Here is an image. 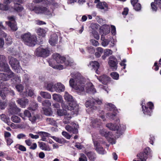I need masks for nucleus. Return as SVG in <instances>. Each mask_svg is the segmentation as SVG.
I'll list each match as a JSON object with an SVG mask.
<instances>
[{"instance_id": "17", "label": "nucleus", "mask_w": 161, "mask_h": 161, "mask_svg": "<svg viewBox=\"0 0 161 161\" xmlns=\"http://www.w3.org/2000/svg\"><path fill=\"white\" fill-rule=\"evenodd\" d=\"M53 58L56 62L58 63H63L65 60V58L61 56L59 54L57 53H54L52 55Z\"/></svg>"}, {"instance_id": "12", "label": "nucleus", "mask_w": 161, "mask_h": 161, "mask_svg": "<svg viewBox=\"0 0 161 161\" xmlns=\"http://www.w3.org/2000/svg\"><path fill=\"white\" fill-rule=\"evenodd\" d=\"M9 22H6V24L8 25L14 31H16L17 29L16 22L15 21V19L14 16L8 17Z\"/></svg>"}, {"instance_id": "34", "label": "nucleus", "mask_w": 161, "mask_h": 161, "mask_svg": "<svg viewBox=\"0 0 161 161\" xmlns=\"http://www.w3.org/2000/svg\"><path fill=\"white\" fill-rule=\"evenodd\" d=\"M40 94L42 97L44 98L50 99L51 98V94L47 92L41 91Z\"/></svg>"}, {"instance_id": "54", "label": "nucleus", "mask_w": 161, "mask_h": 161, "mask_svg": "<svg viewBox=\"0 0 161 161\" xmlns=\"http://www.w3.org/2000/svg\"><path fill=\"white\" fill-rule=\"evenodd\" d=\"M33 2L34 3H37L42 2V3L47 5H48L49 4L48 1L47 0H33Z\"/></svg>"}, {"instance_id": "50", "label": "nucleus", "mask_w": 161, "mask_h": 161, "mask_svg": "<svg viewBox=\"0 0 161 161\" xmlns=\"http://www.w3.org/2000/svg\"><path fill=\"white\" fill-rule=\"evenodd\" d=\"M11 119L12 121L14 123H18L20 121V118L17 116L14 115L11 117Z\"/></svg>"}, {"instance_id": "13", "label": "nucleus", "mask_w": 161, "mask_h": 161, "mask_svg": "<svg viewBox=\"0 0 161 161\" xmlns=\"http://www.w3.org/2000/svg\"><path fill=\"white\" fill-rule=\"evenodd\" d=\"M9 64L14 70H19L21 69L19 61L16 58L12 57L10 58Z\"/></svg>"}, {"instance_id": "14", "label": "nucleus", "mask_w": 161, "mask_h": 161, "mask_svg": "<svg viewBox=\"0 0 161 161\" xmlns=\"http://www.w3.org/2000/svg\"><path fill=\"white\" fill-rule=\"evenodd\" d=\"M72 125V127L69 125H66L65 127L66 130L69 132H72L74 134H77L78 133V125L75 123H73Z\"/></svg>"}, {"instance_id": "15", "label": "nucleus", "mask_w": 161, "mask_h": 161, "mask_svg": "<svg viewBox=\"0 0 161 161\" xmlns=\"http://www.w3.org/2000/svg\"><path fill=\"white\" fill-rule=\"evenodd\" d=\"M20 111V109L17 107L14 103H11L9 104V108L8 109V112L11 114H17Z\"/></svg>"}, {"instance_id": "59", "label": "nucleus", "mask_w": 161, "mask_h": 161, "mask_svg": "<svg viewBox=\"0 0 161 161\" xmlns=\"http://www.w3.org/2000/svg\"><path fill=\"white\" fill-rule=\"evenodd\" d=\"M104 54L106 55V56H108L112 54L113 52L111 49H106L104 50Z\"/></svg>"}, {"instance_id": "42", "label": "nucleus", "mask_w": 161, "mask_h": 161, "mask_svg": "<svg viewBox=\"0 0 161 161\" xmlns=\"http://www.w3.org/2000/svg\"><path fill=\"white\" fill-rule=\"evenodd\" d=\"M120 127H119V125H118L117 126L118 127V128L117 130H117V134L119 132L120 133V131L121 133L120 134H122L123 133V132L126 129V126L123 124H121L120 125Z\"/></svg>"}, {"instance_id": "38", "label": "nucleus", "mask_w": 161, "mask_h": 161, "mask_svg": "<svg viewBox=\"0 0 161 161\" xmlns=\"http://www.w3.org/2000/svg\"><path fill=\"white\" fill-rule=\"evenodd\" d=\"M39 115L37 114L31 115L29 118V120L32 123H34L39 119Z\"/></svg>"}, {"instance_id": "55", "label": "nucleus", "mask_w": 161, "mask_h": 161, "mask_svg": "<svg viewBox=\"0 0 161 161\" xmlns=\"http://www.w3.org/2000/svg\"><path fill=\"white\" fill-rule=\"evenodd\" d=\"M80 157L79 158V161H87V158L86 155L82 153L80 154Z\"/></svg>"}, {"instance_id": "63", "label": "nucleus", "mask_w": 161, "mask_h": 161, "mask_svg": "<svg viewBox=\"0 0 161 161\" xmlns=\"http://www.w3.org/2000/svg\"><path fill=\"white\" fill-rule=\"evenodd\" d=\"M64 63L65 65L64 66L65 67V68L68 66H71L73 63L71 61L66 60L65 59Z\"/></svg>"}, {"instance_id": "18", "label": "nucleus", "mask_w": 161, "mask_h": 161, "mask_svg": "<svg viewBox=\"0 0 161 161\" xmlns=\"http://www.w3.org/2000/svg\"><path fill=\"white\" fill-rule=\"evenodd\" d=\"M85 89L86 92L89 93H95L96 92V89L92 83L89 82L86 84Z\"/></svg>"}, {"instance_id": "46", "label": "nucleus", "mask_w": 161, "mask_h": 161, "mask_svg": "<svg viewBox=\"0 0 161 161\" xmlns=\"http://www.w3.org/2000/svg\"><path fill=\"white\" fill-rule=\"evenodd\" d=\"M99 132L101 135L104 136L105 138L108 139L109 134V132H108L106 131L105 130L102 129L100 130Z\"/></svg>"}, {"instance_id": "35", "label": "nucleus", "mask_w": 161, "mask_h": 161, "mask_svg": "<svg viewBox=\"0 0 161 161\" xmlns=\"http://www.w3.org/2000/svg\"><path fill=\"white\" fill-rule=\"evenodd\" d=\"M1 35L3 34L2 35L3 36H5V40L6 43L8 45L12 43V41L11 37L10 36H7L5 33L3 31L1 32Z\"/></svg>"}, {"instance_id": "41", "label": "nucleus", "mask_w": 161, "mask_h": 161, "mask_svg": "<svg viewBox=\"0 0 161 161\" xmlns=\"http://www.w3.org/2000/svg\"><path fill=\"white\" fill-rule=\"evenodd\" d=\"M71 116L69 114H67L64 116L63 122L64 124H67L69 123L70 119L71 118Z\"/></svg>"}, {"instance_id": "20", "label": "nucleus", "mask_w": 161, "mask_h": 161, "mask_svg": "<svg viewBox=\"0 0 161 161\" xmlns=\"http://www.w3.org/2000/svg\"><path fill=\"white\" fill-rule=\"evenodd\" d=\"M151 6L153 11H156L158 7L161 9V0H155L154 3H151Z\"/></svg>"}, {"instance_id": "29", "label": "nucleus", "mask_w": 161, "mask_h": 161, "mask_svg": "<svg viewBox=\"0 0 161 161\" xmlns=\"http://www.w3.org/2000/svg\"><path fill=\"white\" fill-rule=\"evenodd\" d=\"M53 99L57 102H60L62 103L63 102L62 97L59 94H54L53 95Z\"/></svg>"}, {"instance_id": "56", "label": "nucleus", "mask_w": 161, "mask_h": 161, "mask_svg": "<svg viewBox=\"0 0 161 161\" xmlns=\"http://www.w3.org/2000/svg\"><path fill=\"white\" fill-rule=\"evenodd\" d=\"M17 90L19 92H21L24 89V86L21 84L17 85L15 86Z\"/></svg>"}, {"instance_id": "48", "label": "nucleus", "mask_w": 161, "mask_h": 161, "mask_svg": "<svg viewBox=\"0 0 161 161\" xmlns=\"http://www.w3.org/2000/svg\"><path fill=\"white\" fill-rule=\"evenodd\" d=\"M57 113L58 115L59 116H65L67 114L66 111L64 109H58Z\"/></svg>"}, {"instance_id": "37", "label": "nucleus", "mask_w": 161, "mask_h": 161, "mask_svg": "<svg viewBox=\"0 0 161 161\" xmlns=\"http://www.w3.org/2000/svg\"><path fill=\"white\" fill-rule=\"evenodd\" d=\"M20 115L23 119H25V117L29 118L31 115V114L29 110H26L24 111V114H20Z\"/></svg>"}, {"instance_id": "49", "label": "nucleus", "mask_w": 161, "mask_h": 161, "mask_svg": "<svg viewBox=\"0 0 161 161\" xmlns=\"http://www.w3.org/2000/svg\"><path fill=\"white\" fill-rule=\"evenodd\" d=\"M7 106L6 100H0V108L2 109H4Z\"/></svg>"}, {"instance_id": "31", "label": "nucleus", "mask_w": 161, "mask_h": 161, "mask_svg": "<svg viewBox=\"0 0 161 161\" xmlns=\"http://www.w3.org/2000/svg\"><path fill=\"white\" fill-rule=\"evenodd\" d=\"M49 64L50 66L55 69L61 70L65 68V67L64 65L61 64L56 65L54 64H53L51 62H49Z\"/></svg>"}, {"instance_id": "8", "label": "nucleus", "mask_w": 161, "mask_h": 161, "mask_svg": "<svg viewBox=\"0 0 161 161\" xmlns=\"http://www.w3.org/2000/svg\"><path fill=\"white\" fill-rule=\"evenodd\" d=\"M4 66L7 69V72L6 73H0V80H7L10 78L12 77L14 75V73L8 69V66L7 64L4 63Z\"/></svg>"}, {"instance_id": "26", "label": "nucleus", "mask_w": 161, "mask_h": 161, "mask_svg": "<svg viewBox=\"0 0 161 161\" xmlns=\"http://www.w3.org/2000/svg\"><path fill=\"white\" fill-rule=\"evenodd\" d=\"M56 84L54 85L52 83H49L46 86L47 90L51 92H53L55 91Z\"/></svg>"}, {"instance_id": "4", "label": "nucleus", "mask_w": 161, "mask_h": 161, "mask_svg": "<svg viewBox=\"0 0 161 161\" xmlns=\"http://www.w3.org/2000/svg\"><path fill=\"white\" fill-rule=\"evenodd\" d=\"M33 10L36 14H43L50 17L53 15V10L49 9L47 6L46 7L43 6L35 7Z\"/></svg>"}, {"instance_id": "21", "label": "nucleus", "mask_w": 161, "mask_h": 161, "mask_svg": "<svg viewBox=\"0 0 161 161\" xmlns=\"http://www.w3.org/2000/svg\"><path fill=\"white\" fill-rule=\"evenodd\" d=\"M97 79L103 84L107 85L110 80V78L106 75H103L99 77H97Z\"/></svg>"}, {"instance_id": "2", "label": "nucleus", "mask_w": 161, "mask_h": 161, "mask_svg": "<svg viewBox=\"0 0 161 161\" xmlns=\"http://www.w3.org/2000/svg\"><path fill=\"white\" fill-rule=\"evenodd\" d=\"M64 99L69 102L68 106H65L64 103H62L61 106L62 107L65 109H67L70 110H74V112L77 114L78 112L79 107V105L74 101L73 97L69 94L67 92H65L64 95Z\"/></svg>"}, {"instance_id": "6", "label": "nucleus", "mask_w": 161, "mask_h": 161, "mask_svg": "<svg viewBox=\"0 0 161 161\" xmlns=\"http://www.w3.org/2000/svg\"><path fill=\"white\" fill-rule=\"evenodd\" d=\"M35 54L38 56L46 57L50 54V50L48 48H43L42 46L37 48L35 52Z\"/></svg>"}, {"instance_id": "27", "label": "nucleus", "mask_w": 161, "mask_h": 161, "mask_svg": "<svg viewBox=\"0 0 161 161\" xmlns=\"http://www.w3.org/2000/svg\"><path fill=\"white\" fill-rule=\"evenodd\" d=\"M39 146L40 148L42 150L49 151L51 149L50 147L43 142H39Z\"/></svg>"}, {"instance_id": "9", "label": "nucleus", "mask_w": 161, "mask_h": 161, "mask_svg": "<svg viewBox=\"0 0 161 161\" xmlns=\"http://www.w3.org/2000/svg\"><path fill=\"white\" fill-rule=\"evenodd\" d=\"M93 141L95 147L96 148V151L100 154H104L106 153V151L103 149V147L100 145L101 144H103L105 142L103 141H99V142L95 141L93 138Z\"/></svg>"}, {"instance_id": "10", "label": "nucleus", "mask_w": 161, "mask_h": 161, "mask_svg": "<svg viewBox=\"0 0 161 161\" xmlns=\"http://www.w3.org/2000/svg\"><path fill=\"white\" fill-rule=\"evenodd\" d=\"M94 3L96 4L97 8L100 9L102 11L105 12L108 10V6L105 2H100L99 0H94Z\"/></svg>"}, {"instance_id": "47", "label": "nucleus", "mask_w": 161, "mask_h": 161, "mask_svg": "<svg viewBox=\"0 0 161 161\" xmlns=\"http://www.w3.org/2000/svg\"><path fill=\"white\" fill-rule=\"evenodd\" d=\"M37 33L38 35L44 37L45 36L46 31L44 29L40 28L37 29Z\"/></svg>"}, {"instance_id": "30", "label": "nucleus", "mask_w": 161, "mask_h": 161, "mask_svg": "<svg viewBox=\"0 0 161 161\" xmlns=\"http://www.w3.org/2000/svg\"><path fill=\"white\" fill-rule=\"evenodd\" d=\"M118 125L116 124H113L111 123H108L106 125V126L110 130H117L118 127Z\"/></svg>"}, {"instance_id": "39", "label": "nucleus", "mask_w": 161, "mask_h": 161, "mask_svg": "<svg viewBox=\"0 0 161 161\" xmlns=\"http://www.w3.org/2000/svg\"><path fill=\"white\" fill-rule=\"evenodd\" d=\"M38 107V104L36 102H33L30 105L28 109L29 110L35 111L37 109Z\"/></svg>"}, {"instance_id": "32", "label": "nucleus", "mask_w": 161, "mask_h": 161, "mask_svg": "<svg viewBox=\"0 0 161 161\" xmlns=\"http://www.w3.org/2000/svg\"><path fill=\"white\" fill-rule=\"evenodd\" d=\"M138 158L140 159L141 161H146L147 157L146 154H144L143 152L140 153L137 155Z\"/></svg>"}, {"instance_id": "62", "label": "nucleus", "mask_w": 161, "mask_h": 161, "mask_svg": "<svg viewBox=\"0 0 161 161\" xmlns=\"http://www.w3.org/2000/svg\"><path fill=\"white\" fill-rule=\"evenodd\" d=\"M7 84V82L5 81L2 82L0 83V88L4 89L5 90L6 89H7L6 84Z\"/></svg>"}, {"instance_id": "43", "label": "nucleus", "mask_w": 161, "mask_h": 161, "mask_svg": "<svg viewBox=\"0 0 161 161\" xmlns=\"http://www.w3.org/2000/svg\"><path fill=\"white\" fill-rule=\"evenodd\" d=\"M42 104L43 106V108H49L51 106V103L50 101L45 100L42 102Z\"/></svg>"}, {"instance_id": "11", "label": "nucleus", "mask_w": 161, "mask_h": 161, "mask_svg": "<svg viewBox=\"0 0 161 161\" xmlns=\"http://www.w3.org/2000/svg\"><path fill=\"white\" fill-rule=\"evenodd\" d=\"M142 108L144 114H145L150 115L152 112V110L153 108V104L151 102H148L147 104V105L143 108V105L142 104Z\"/></svg>"}, {"instance_id": "25", "label": "nucleus", "mask_w": 161, "mask_h": 161, "mask_svg": "<svg viewBox=\"0 0 161 161\" xmlns=\"http://www.w3.org/2000/svg\"><path fill=\"white\" fill-rule=\"evenodd\" d=\"M13 9L10 10L12 11L15 10L18 12L24 11V8L22 6L17 3L14 4V8H13Z\"/></svg>"}, {"instance_id": "60", "label": "nucleus", "mask_w": 161, "mask_h": 161, "mask_svg": "<svg viewBox=\"0 0 161 161\" xmlns=\"http://www.w3.org/2000/svg\"><path fill=\"white\" fill-rule=\"evenodd\" d=\"M7 90L4 89H3V91H0V96L3 99H4L5 97V94L8 93V92H6Z\"/></svg>"}, {"instance_id": "40", "label": "nucleus", "mask_w": 161, "mask_h": 161, "mask_svg": "<svg viewBox=\"0 0 161 161\" xmlns=\"http://www.w3.org/2000/svg\"><path fill=\"white\" fill-rule=\"evenodd\" d=\"M43 110L44 111V114L46 115L50 116L52 114L53 112L50 108H43Z\"/></svg>"}, {"instance_id": "7", "label": "nucleus", "mask_w": 161, "mask_h": 161, "mask_svg": "<svg viewBox=\"0 0 161 161\" xmlns=\"http://www.w3.org/2000/svg\"><path fill=\"white\" fill-rule=\"evenodd\" d=\"M102 100L98 98L94 99L92 98H90L86 101L85 103V105L87 107L93 108L94 109H95L96 108V107L95 105L96 104H101L102 103Z\"/></svg>"}, {"instance_id": "36", "label": "nucleus", "mask_w": 161, "mask_h": 161, "mask_svg": "<svg viewBox=\"0 0 161 161\" xmlns=\"http://www.w3.org/2000/svg\"><path fill=\"white\" fill-rule=\"evenodd\" d=\"M46 121L47 123L49 124L54 126L57 125L56 121L53 118H48L46 119Z\"/></svg>"}, {"instance_id": "33", "label": "nucleus", "mask_w": 161, "mask_h": 161, "mask_svg": "<svg viewBox=\"0 0 161 161\" xmlns=\"http://www.w3.org/2000/svg\"><path fill=\"white\" fill-rule=\"evenodd\" d=\"M22 61L23 62H26L30 60L31 58V55L26 53H23L21 54Z\"/></svg>"}, {"instance_id": "3", "label": "nucleus", "mask_w": 161, "mask_h": 161, "mask_svg": "<svg viewBox=\"0 0 161 161\" xmlns=\"http://www.w3.org/2000/svg\"><path fill=\"white\" fill-rule=\"evenodd\" d=\"M21 37L25 43L29 46H34L37 41V38L36 36L31 35L29 32L24 34Z\"/></svg>"}, {"instance_id": "19", "label": "nucleus", "mask_w": 161, "mask_h": 161, "mask_svg": "<svg viewBox=\"0 0 161 161\" xmlns=\"http://www.w3.org/2000/svg\"><path fill=\"white\" fill-rule=\"evenodd\" d=\"M89 67L95 71L97 74L98 73V69L99 67V63L97 61H94L91 62L88 65Z\"/></svg>"}, {"instance_id": "1", "label": "nucleus", "mask_w": 161, "mask_h": 161, "mask_svg": "<svg viewBox=\"0 0 161 161\" xmlns=\"http://www.w3.org/2000/svg\"><path fill=\"white\" fill-rule=\"evenodd\" d=\"M71 78L69 81L70 86L77 91V92L80 93L85 90V79L79 73L71 74Z\"/></svg>"}, {"instance_id": "61", "label": "nucleus", "mask_w": 161, "mask_h": 161, "mask_svg": "<svg viewBox=\"0 0 161 161\" xmlns=\"http://www.w3.org/2000/svg\"><path fill=\"white\" fill-rule=\"evenodd\" d=\"M100 120L97 119L93 120L92 121L93 126L94 127L97 126V125H99L100 123Z\"/></svg>"}, {"instance_id": "24", "label": "nucleus", "mask_w": 161, "mask_h": 161, "mask_svg": "<svg viewBox=\"0 0 161 161\" xmlns=\"http://www.w3.org/2000/svg\"><path fill=\"white\" fill-rule=\"evenodd\" d=\"M65 90L64 86L61 83L56 84L55 91L58 92H63Z\"/></svg>"}, {"instance_id": "28", "label": "nucleus", "mask_w": 161, "mask_h": 161, "mask_svg": "<svg viewBox=\"0 0 161 161\" xmlns=\"http://www.w3.org/2000/svg\"><path fill=\"white\" fill-rule=\"evenodd\" d=\"M37 133L41 137L42 140L44 141H46V137L50 136V134L45 132L40 131Z\"/></svg>"}, {"instance_id": "44", "label": "nucleus", "mask_w": 161, "mask_h": 161, "mask_svg": "<svg viewBox=\"0 0 161 161\" xmlns=\"http://www.w3.org/2000/svg\"><path fill=\"white\" fill-rule=\"evenodd\" d=\"M86 155L89 159L91 160H94L96 158L95 154L93 152H89L86 153Z\"/></svg>"}, {"instance_id": "5", "label": "nucleus", "mask_w": 161, "mask_h": 161, "mask_svg": "<svg viewBox=\"0 0 161 161\" xmlns=\"http://www.w3.org/2000/svg\"><path fill=\"white\" fill-rule=\"evenodd\" d=\"M106 105L108 109L110 111V112L107 113V117L114 119L117 114V110L116 107L114 105L110 103H107Z\"/></svg>"}, {"instance_id": "64", "label": "nucleus", "mask_w": 161, "mask_h": 161, "mask_svg": "<svg viewBox=\"0 0 161 161\" xmlns=\"http://www.w3.org/2000/svg\"><path fill=\"white\" fill-rule=\"evenodd\" d=\"M62 134L64 137L68 139H69L71 138V136L69 135V133L66 131H63Z\"/></svg>"}, {"instance_id": "22", "label": "nucleus", "mask_w": 161, "mask_h": 161, "mask_svg": "<svg viewBox=\"0 0 161 161\" xmlns=\"http://www.w3.org/2000/svg\"><path fill=\"white\" fill-rule=\"evenodd\" d=\"M58 36L56 34H53L49 40V43L52 46H55L57 43Z\"/></svg>"}, {"instance_id": "23", "label": "nucleus", "mask_w": 161, "mask_h": 161, "mask_svg": "<svg viewBox=\"0 0 161 161\" xmlns=\"http://www.w3.org/2000/svg\"><path fill=\"white\" fill-rule=\"evenodd\" d=\"M17 102L21 107L24 108L25 107L29 102L28 100L27 99H19L17 100Z\"/></svg>"}, {"instance_id": "53", "label": "nucleus", "mask_w": 161, "mask_h": 161, "mask_svg": "<svg viewBox=\"0 0 161 161\" xmlns=\"http://www.w3.org/2000/svg\"><path fill=\"white\" fill-rule=\"evenodd\" d=\"M103 31L104 32H105L106 34H108L110 30V27L109 25H104L103 26Z\"/></svg>"}, {"instance_id": "52", "label": "nucleus", "mask_w": 161, "mask_h": 161, "mask_svg": "<svg viewBox=\"0 0 161 161\" xmlns=\"http://www.w3.org/2000/svg\"><path fill=\"white\" fill-rule=\"evenodd\" d=\"M111 77L114 79L117 80L119 79V74L116 72H113L110 74Z\"/></svg>"}, {"instance_id": "57", "label": "nucleus", "mask_w": 161, "mask_h": 161, "mask_svg": "<svg viewBox=\"0 0 161 161\" xmlns=\"http://www.w3.org/2000/svg\"><path fill=\"white\" fill-rule=\"evenodd\" d=\"M9 9L7 5H4L3 4H0V10H7Z\"/></svg>"}, {"instance_id": "51", "label": "nucleus", "mask_w": 161, "mask_h": 161, "mask_svg": "<svg viewBox=\"0 0 161 161\" xmlns=\"http://www.w3.org/2000/svg\"><path fill=\"white\" fill-rule=\"evenodd\" d=\"M1 119L5 122L7 123V122L9 121V118L7 116L4 114H2L0 115Z\"/></svg>"}, {"instance_id": "58", "label": "nucleus", "mask_w": 161, "mask_h": 161, "mask_svg": "<svg viewBox=\"0 0 161 161\" xmlns=\"http://www.w3.org/2000/svg\"><path fill=\"white\" fill-rule=\"evenodd\" d=\"M134 8L137 11H138L141 9V5L139 3H136V4L133 5Z\"/></svg>"}, {"instance_id": "16", "label": "nucleus", "mask_w": 161, "mask_h": 161, "mask_svg": "<svg viewBox=\"0 0 161 161\" xmlns=\"http://www.w3.org/2000/svg\"><path fill=\"white\" fill-rule=\"evenodd\" d=\"M108 64L112 69L114 70H116L117 68V60L114 56H111L109 58Z\"/></svg>"}, {"instance_id": "45", "label": "nucleus", "mask_w": 161, "mask_h": 161, "mask_svg": "<svg viewBox=\"0 0 161 161\" xmlns=\"http://www.w3.org/2000/svg\"><path fill=\"white\" fill-rule=\"evenodd\" d=\"M101 40L102 41L101 42L102 45L104 47H106L108 46L110 42L109 40L107 39L103 38V36H102Z\"/></svg>"}]
</instances>
